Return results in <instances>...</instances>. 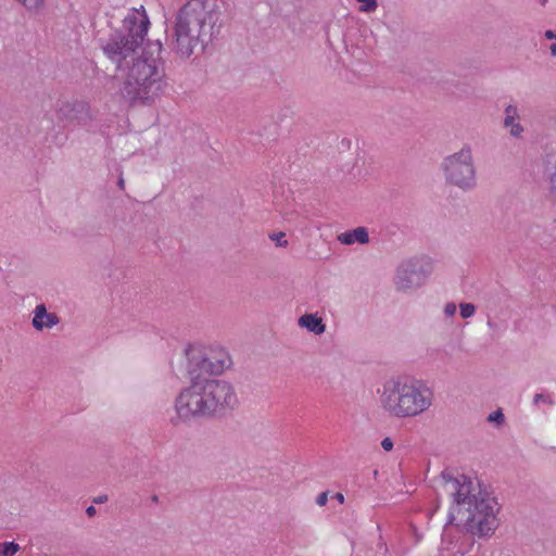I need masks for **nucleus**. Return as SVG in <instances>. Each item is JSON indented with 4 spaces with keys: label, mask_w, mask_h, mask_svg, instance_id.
Listing matches in <instances>:
<instances>
[{
    "label": "nucleus",
    "mask_w": 556,
    "mask_h": 556,
    "mask_svg": "<svg viewBox=\"0 0 556 556\" xmlns=\"http://www.w3.org/2000/svg\"><path fill=\"white\" fill-rule=\"evenodd\" d=\"M206 404L199 380L194 381L175 400L176 419L186 422L199 417H211Z\"/></svg>",
    "instance_id": "obj_9"
},
{
    "label": "nucleus",
    "mask_w": 556,
    "mask_h": 556,
    "mask_svg": "<svg viewBox=\"0 0 556 556\" xmlns=\"http://www.w3.org/2000/svg\"><path fill=\"white\" fill-rule=\"evenodd\" d=\"M544 37L548 40H555L556 41V33L554 30L547 29L544 31Z\"/></svg>",
    "instance_id": "obj_24"
},
{
    "label": "nucleus",
    "mask_w": 556,
    "mask_h": 556,
    "mask_svg": "<svg viewBox=\"0 0 556 556\" xmlns=\"http://www.w3.org/2000/svg\"><path fill=\"white\" fill-rule=\"evenodd\" d=\"M298 326L315 336H321L326 331V324L318 313H305L298 319Z\"/></svg>",
    "instance_id": "obj_12"
},
{
    "label": "nucleus",
    "mask_w": 556,
    "mask_h": 556,
    "mask_svg": "<svg viewBox=\"0 0 556 556\" xmlns=\"http://www.w3.org/2000/svg\"><path fill=\"white\" fill-rule=\"evenodd\" d=\"M150 21L143 7L131 9L123 25L103 47L116 66L121 93L128 100H149L161 90L165 76L161 60L162 42L150 41L142 47Z\"/></svg>",
    "instance_id": "obj_1"
},
{
    "label": "nucleus",
    "mask_w": 556,
    "mask_h": 556,
    "mask_svg": "<svg viewBox=\"0 0 556 556\" xmlns=\"http://www.w3.org/2000/svg\"><path fill=\"white\" fill-rule=\"evenodd\" d=\"M337 239L344 245L367 244L369 242V233L366 227H356L338 235Z\"/></svg>",
    "instance_id": "obj_14"
},
{
    "label": "nucleus",
    "mask_w": 556,
    "mask_h": 556,
    "mask_svg": "<svg viewBox=\"0 0 556 556\" xmlns=\"http://www.w3.org/2000/svg\"><path fill=\"white\" fill-rule=\"evenodd\" d=\"M218 13L203 0L187 2L177 13L169 46L182 59L203 49L213 38Z\"/></svg>",
    "instance_id": "obj_3"
},
{
    "label": "nucleus",
    "mask_w": 556,
    "mask_h": 556,
    "mask_svg": "<svg viewBox=\"0 0 556 556\" xmlns=\"http://www.w3.org/2000/svg\"><path fill=\"white\" fill-rule=\"evenodd\" d=\"M535 1H536L539 4L543 5V7L548 2V0H535Z\"/></svg>",
    "instance_id": "obj_28"
},
{
    "label": "nucleus",
    "mask_w": 556,
    "mask_h": 556,
    "mask_svg": "<svg viewBox=\"0 0 556 556\" xmlns=\"http://www.w3.org/2000/svg\"><path fill=\"white\" fill-rule=\"evenodd\" d=\"M533 402L534 404H540V403H546V404H552L553 401H552V397L551 395L548 394H535L534 399H533Z\"/></svg>",
    "instance_id": "obj_21"
},
{
    "label": "nucleus",
    "mask_w": 556,
    "mask_h": 556,
    "mask_svg": "<svg viewBox=\"0 0 556 556\" xmlns=\"http://www.w3.org/2000/svg\"><path fill=\"white\" fill-rule=\"evenodd\" d=\"M59 323V318L53 313H48L43 304L37 305L34 309L33 327L36 330L52 328Z\"/></svg>",
    "instance_id": "obj_13"
},
{
    "label": "nucleus",
    "mask_w": 556,
    "mask_h": 556,
    "mask_svg": "<svg viewBox=\"0 0 556 556\" xmlns=\"http://www.w3.org/2000/svg\"><path fill=\"white\" fill-rule=\"evenodd\" d=\"M476 306L472 303H460L459 304V314L462 318L468 319L471 318L476 314Z\"/></svg>",
    "instance_id": "obj_17"
},
{
    "label": "nucleus",
    "mask_w": 556,
    "mask_h": 556,
    "mask_svg": "<svg viewBox=\"0 0 556 556\" xmlns=\"http://www.w3.org/2000/svg\"><path fill=\"white\" fill-rule=\"evenodd\" d=\"M445 488L452 497L450 522L463 527L470 535L443 539L441 556H469L476 545L475 536L488 540L495 534L501 505L489 486L476 478L460 475L446 480Z\"/></svg>",
    "instance_id": "obj_2"
},
{
    "label": "nucleus",
    "mask_w": 556,
    "mask_h": 556,
    "mask_svg": "<svg viewBox=\"0 0 556 556\" xmlns=\"http://www.w3.org/2000/svg\"><path fill=\"white\" fill-rule=\"evenodd\" d=\"M269 239L276 244V247L286 248L288 245L286 233L282 231L270 233Z\"/></svg>",
    "instance_id": "obj_18"
},
{
    "label": "nucleus",
    "mask_w": 556,
    "mask_h": 556,
    "mask_svg": "<svg viewBox=\"0 0 556 556\" xmlns=\"http://www.w3.org/2000/svg\"><path fill=\"white\" fill-rule=\"evenodd\" d=\"M434 269L429 256H416L405 260L396 267L394 285L403 292L415 291L426 285Z\"/></svg>",
    "instance_id": "obj_7"
},
{
    "label": "nucleus",
    "mask_w": 556,
    "mask_h": 556,
    "mask_svg": "<svg viewBox=\"0 0 556 556\" xmlns=\"http://www.w3.org/2000/svg\"><path fill=\"white\" fill-rule=\"evenodd\" d=\"M457 312V305L454 302H446L442 307L443 316L446 319H452Z\"/></svg>",
    "instance_id": "obj_19"
},
{
    "label": "nucleus",
    "mask_w": 556,
    "mask_h": 556,
    "mask_svg": "<svg viewBox=\"0 0 556 556\" xmlns=\"http://www.w3.org/2000/svg\"><path fill=\"white\" fill-rule=\"evenodd\" d=\"M503 127L515 139L525 137L526 127L521 123L520 110L516 104H508L504 109Z\"/></svg>",
    "instance_id": "obj_11"
},
{
    "label": "nucleus",
    "mask_w": 556,
    "mask_h": 556,
    "mask_svg": "<svg viewBox=\"0 0 556 556\" xmlns=\"http://www.w3.org/2000/svg\"><path fill=\"white\" fill-rule=\"evenodd\" d=\"M549 51L553 56H556V42L549 47Z\"/></svg>",
    "instance_id": "obj_25"
},
{
    "label": "nucleus",
    "mask_w": 556,
    "mask_h": 556,
    "mask_svg": "<svg viewBox=\"0 0 556 556\" xmlns=\"http://www.w3.org/2000/svg\"><path fill=\"white\" fill-rule=\"evenodd\" d=\"M359 4L358 11L362 13H374L378 9L377 0H356Z\"/></svg>",
    "instance_id": "obj_16"
},
{
    "label": "nucleus",
    "mask_w": 556,
    "mask_h": 556,
    "mask_svg": "<svg viewBox=\"0 0 556 556\" xmlns=\"http://www.w3.org/2000/svg\"><path fill=\"white\" fill-rule=\"evenodd\" d=\"M441 169L446 184L453 187L469 191L477 186L473 153L468 144L445 156L441 163Z\"/></svg>",
    "instance_id": "obj_6"
},
{
    "label": "nucleus",
    "mask_w": 556,
    "mask_h": 556,
    "mask_svg": "<svg viewBox=\"0 0 556 556\" xmlns=\"http://www.w3.org/2000/svg\"><path fill=\"white\" fill-rule=\"evenodd\" d=\"M381 446L384 451L389 452L393 448V441L390 438H384L381 441Z\"/></svg>",
    "instance_id": "obj_22"
},
{
    "label": "nucleus",
    "mask_w": 556,
    "mask_h": 556,
    "mask_svg": "<svg viewBox=\"0 0 556 556\" xmlns=\"http://www.w3.org/2000/svg\"><path fill=\"white\" fill-rule=\"evenodd\" d=\"M21 549V546L15 542L0 543V556H14Z\"/></svg>",
    "instance_id": "obj_15"
},
{
    "label": "nucleus",
    "mask_w": 556,
    "mask_h": 556,
    "mask_svg": "<svg viewBox=\"0 0 556 556\" xmlns=\"http://www.w3.org/2000/svg\"><path fill=\"white\" fill-rule=\"evenodd\" d=\"M93 513H94V507H93V506H89V507L87 508V514H88L89 516H91Z\"/></svg>",
    "instance_id": "obj_27"
},
{
    "label": "nucleus",
    "mask_w": 556,
    "mask_h": 556,
    "mask_svg": "<svg viewBox=\"0 0 556 556\" xmlns=\"http://www.w3.org/2000/svg\"><path fill=\"white\" fill-rule=\"evenodd\" d=\"M58 112L62 118L76 122L81 126H88L93 119L89 104L81 100L62 102L58 108Z\"/></svg>",
    "instance_id": "obj_10"
},
{
    "label": "nucleus",
    "mask_w": 556,
    "mask_h": 556,
    "mask_svg": "<svg viewBox=\"0 0 556 556\" xmlns=\"http://www.w3.org/2000/svg\"><path fill=\"white\" fill-rule=\"evenodd\" d=\"M206 408L210 416L224 415L235 409L238 404V395L233 386L226 380L203 379L199 380Z\"/></svg>",
    "instance_id": "obj_8"
},
{
    "label": "nucleus",
    "mask_w": 556,
    "mask_h": 556,
    "mask_svg": "<svg viewBox=\"0 0 556 556\" xmlns=\"http://www.w3.org/2000/svg\"><path fill=\"white\" fill-rule=\"evenodd\" d=\"M488 420L490 422H495L497 425H502L504 422V414L502 410H494L488 416Z\"/></svg>",
    "instance_id": "obj_20"
},
{
    "label": "nucleus",
    "mask_w": 556,
    "mask_h": 556,
    "mask_svg": "<svg viewBox=\"0 0 556 556\" xmlns=\"http://www.w3.org/2000/svg\"><path fill=\"white\" fill-rule=\"evenodd\" d=\"M336 498L338 500L339 503H343L344 502V496L342 493H337L336 494Z\"/></svg>",
    "instance_id": "obj_26"
},
{
    "label": "nucleus",
    "mask_w": 556,
    "mask_h": 556,
    "mask_svg": "<svg viewBox=\"0 0 556 556\" xmlns=\"http://www.w3.org/2000/svg\"><path fill=\"white\" fill-rule=\"evenodd\" d=\"M328 501V494L326 492L320 493L316 498V504L319 506H325Z\"/></svg>",
    "instance_id": "obj_23"
},
{
    "label": "nucleus",
    "mask_w": 556,
    "mask_h": 556,
    "mask_svg": "<svg viewBox=\"0 0 556 556\" xmlns=\"http://www.w3.org/2000/svg\"><path fill=\"white\" fill-rule=\"evenodd\" d=\"M380 407L391 417L414 418L433 405L431 388L420 379L396 376L386 380L377 390Z\"/></svg>",
    "instance_id": "obj_4"
},
{
    "label": "nucleus",
    "mask_w": 556,
    "mask_h": 556,
    "mask_svg": "<svg viewBox=\"0 0 556 556\" xmlns=\"http://www.w3.org/2000/svg\"><path fill=\"white\" fill-rule=\"evenodd\" d=\"M185 356L186 369L192 377L222 375L232 365L227 350L217 344L189 343Z\"/></svg>",
    "instance_id": "obj_5"
}]
</instances>
